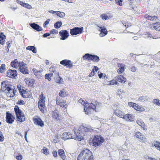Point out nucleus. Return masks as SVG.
<instances>
[{"instance_id": "nucleus-35", "label": "nucleus", "mask_w": 160, "mask_h": 160, "mask_svg": "<svg viewBox=\"0 0 160 160\" xmlns=\"http://www.w3.org/2000/svg\"><path fill=\"white\" fill-rule=\"evenodd\" d=\"M62 25L61 22H57L54 24V27L56 28H59Z\"/></svg>"}, {"instance_id": "nucleus-6", "label": "nucleus", "mask_w": 160, "mask_h": 160, "mask_svg": "<svg viewBox=\"0 0 160 160\" xmlns=\"http://www.w3.org/2000/svg\"><path fill=\"white\" fill-rule=\"evenodd\" d=\"M11 86L8 81H3L1 82V87L0 90L3 92H6L7 91L9 93H10L11 91H12V89L11 88Z\"/></svg>"}, {"instance_id": "nucleus-16", "label": "nucleus", "mask_w": 160, "mask_h": 160, "mask_svg": "<svg viewBox=\"0 0 160 160\" xmlns=\"http://www.w3.org/2000/svg\"><path fill=\"white\" fill-rule=\"evenodd\" d=\"M30 25L32 28L38 31H40L42 30V28L41 27L35 23H31Z\"/></svg>"}, {"instance_id": "nucleus-1", "label": "nucleus", "mask_w": 160, "mask_h": 160, "mask_svg": "<svg viewBox=\"0 0 160 160\" xmlns=\"http://www.w3.org/2000/svg\"><path fill=\"white\" fill-rule=\"evenodd\" d=\"M93 131V129L90 127H85L83 126H81L77 132L74 131L75 136H72L70 132H64L61 135V138L64 140L73 138L81 141L85 138L86 139L88 138L91 134V132Z\"/></svg>"}, {"instance_id": "nucleus-47", "label": "nucleus", "mask_w": 160, "mask_h": 160, "mask_svg": "<svg viewBox=\"0 0 160 160\" xmlns=\"http://www.w3.org/2000/svg\"><path fill=\"white\" fill-rule=\"evenodd\" d=\"M57 104L59 106H60V107H62L63 108H66V105H65L63 103H62V102L61 103L59 102V103H57Z\"/></svg>"}, {"instance_id": "nucleus-51", "label": "nucleus", "mask_w": 160, "mask_h": 160, "mask_svg": "<svg viewBox=\"0 0 160 160\" xmlns=\"http://www.w3.org/2000/svg\"><path fill=\"white\" fill-rule=\"evenodd\" d=\"M18 66L19 67V69L20 68L21 66H23V65H25V64L23 62H18Z\"/></svg>"}, {"instance_id": "nucleus-41", "label": "nucleus", "mask_w": 160, "mask_h": 160, "mask_svg": "<svg viewBox=\"0 0 160 160\" xmlns=\"http://www.w3.org/2000/svg\"><path fill=\"white\" fill-rule=\"evenodd\" d=\"M63 82L62 79L60 77H59L58 78L57 80V82L59 84H62Z\"/></svg>"}, {"instance_id": "nucleus-57", "label": "nucleus", "mask_w": 160, "mask_h": 160, "mask_svg": "<svg viewBox=\"0 0 160 160\" xmlns=\"http://www.w3.org/2000/svg\"><path fill=\"white\" fill-rule=\"evenodd\" d=\"M16 158L18 160H21L22 158V156L21 155H20L19 156H17L16 157Z\"/></svg>"}, {"instance_id": "nucleus-9", "label": "nucleus", "mask_w": 160, "mask_h": 160, "mask_svg": "<svg viewBox=\"0 0 160 160\" xmlns=\"http://www.w3.org/2000/svg\"><path fill=\"white\" fill-rule=\"evenodd\" d=\"M15 117L10 113L7 112L6 113V122L9 124H12L14 121Z\"/></svg>"}, {"instance_id": "nucleus-58", "label": "nucleus", "mask_w": 160, "mask_h": 160, "mask_svg": "<svg viewBox=\"0 0 160 160\" xmlns=\"http://www.w3.org/2000/svg\"><path fill=\"white\" fill-rule=\"evenodd\" d=\"M17 2L18 3L20 4L22 6H23V4L24 3L23 2H22L21 1H19V0H17Z\"/></svg>"}, {"instance_id": "nucleus-36", "label": "nucleus", "mask_w": 160, "mask_h": 160, "mask_svg": "<svg viewBox=\"0 0 160 160\" xmlns=\"http://www.w3.org/2000/svg\"><path fill=\"white\" fill-rule=\"evenodd\" d=\"M5 65L4 64H2L1 65L0 67V72L2 73L5 71Z\"/></svg>"}, {"instance_id": "nucleus-31", "label": "nucleus", "mask_w": 160, "mask_h": 160, "mask_svg": "<svg viewBox=\"0 0 160 160\" xmlns=\"http://www.w3.org/2000/svg\"><path fill=\"white\" fill-rule=\"evenodd\" d=\"M134 108L137 111H143L144 110V109L142 107H141L140 106L138 105L137 104L135 105L134 106Z\"/></svg>"}, {"instance_id": "nucleus-11", "label": "nucleus", "mask_w": 160, "mask_h": 160, "mask_svg": "<svg viewBox=\"0 0 160 160\" xmlns=\"http://www.w3.org/2000/svg\"><path fill=\"white\" fill-rule=\"evenodd\" d=\"M97 26L98 28H97V29L101 32L99 34L100 37H102L107 34L108 31L106 28L104 26L102 25L100 26L97 25Z\"/></svg>"}, {"instance_id": "nucleus-29", "label": "nucleus", "mask_w": 160, "mask_h": 160, "mask_svg": "<svg viewBox=\"0 0 160 160\" xmlns=\"http://www.w3.org/2000/svg\"><path fill=\"white\" fill-rule=\"evenodd\" d=\"M56 101L57 103L59 102H62V103H63L65 105H66V101L65 100H62V98H61L59 97H57L56 98Z\"/></svg>"}, {"instance_id": "nucleus-26", "label": "nucleus", "mask_w": 160, "mask_h": 160, "mask_svg": "<svg viewBox=\"0 0 160 160\" xmlns=\"http://www.w3.org/2000/svg\"><path fill=\"white\" fill-rule=\"evenodd\" d=\"M135 135L137 138H138L140 139L143 140L145 138V136L143 135L142 134L139 132H136Z\"/></svg>"}, {"instance_id": "nucleus-38", "label": "nucleus", "mask_w": 160, "mask_h": 160, "mask_svg": "<svg viewBox=\"0 0 160 160\" xmlns=\"http://www.w3.org/2000/svg\"><path fill=\"white\" fill-rule=\"evenodd\" d=\"M100 17L102 19L104 20H106L109 19V17L108 16L105 15V14H101L100 15Z\"/></svg>"}, {"instance_id": "nucleus-40", "label": "nucleus", "mask_w": 160, "mask_h": 160, "mask_svg": "<svg viewBox=\"0 0 160 160\" xmlns=\"http://www.w3.org/2000/svg\"><path fill=\"white\" fill-rule=\"evenodd\" d=\"M23 6L24 7H25L29 9H30L32 8V6L31 5L26 3H24Z\"/></svg>"}, {"instance_id": "nucleus-62", "label": "nucleus", "mask_w": 160, "mask_h": 160, "mask_svg": "<svg viewBox=\"0 0 160 160\" xmlns=\"http://www.w3.org/2000/svg\"><path fill=\"white\" fill-rule=\"evenodd\" d=\"M40 73L39 72H36V73H34L35 75L38 78H39L40 77Z\"/></svg>"}, {"instance_id": "nucleus-14", "label": "nucleus", "mask_w": 160, "mask_h": 160, "mask_svg": "<svg viewBox=\"0 0 160 160\" xmlns=\"http://www.w3.org/2000/svg\"><path fill=\"white\" fill-rule=\"evenodd\" d=\"M33 120L35 124L41 127L44 126V124L43 122L41 120L40 118H33Z\"/></svg>"}, {"instance_id": "nucleus-34", "label": "nucleus", "mask_w": 160, "mask_h": 160, "mask_svg": "<svg viewBox=\"0 0 160 160\" xmlns=\"http://www.w3.org/2000/svg\"><path fill=\"white\" fill-rule=\"evenodd\" d=\"M49 71L51 72H52L55 74H58V75L59 73L56 71V68L54 67H51L49 69Z\"/></svg>"}, {"instance_id": "nucleus-8", "label": "nucleus", "mask_w": 160, "mask_h": 160, "mask_svg": "<svg viewBox=\"0 0 160 160\" xmlns=\"http://www.w3.org/2000/svg\"><path fill=\"white\" fill-rule=\"evenodd\" d=\"M83 27H76L70 30V33L72 35H75L81 34L82 32Z\"/></svg>"}, {"instance_id": "nucleus-15", "label": "nucleus", "mask_w": 160, "mask_h": 160, "mask_svg": "<svg viewBox=\"0 0 160 160\" xmlns=\"http://www.w3.org/2000/svg\"><path fill=\"white\" fill-rule=\"evenodd\" d=\"M7 76L10 78H15L17 76V71L16 70H8L7 72Z\"/></svg>"}, {"instance_id": "nucleus-56", "label": "nucleus", "mask_w": 160, "mask_h": 160, "mask_svg": "<svg viewBox=\"0 0 160 160\" xmlns=\"http://www.w3.org/2000/svg\"><path fill=\"white\" fill-rule=\"evenodd\" d=\"M40 99H45V97L43 96V92H41V94L39 95Z\"/></svg>"}, {"instance_id": "nucleus-27", "label": "nucleus", "mask_w": 160, "mask_h": 160, "mask_svg": "<svg viewBox=\"0 0 160 160\" xmlns=\"http://www.w3.org/2000/svg\"><path fill=\"white\" fill-rule=\"evenodd\" d=\"M26 49L28 50L32 51V52L34 53H36L37 52L36 48L34 46H28L26 48Z\"/></svg>"}, {"instance_id": "nucleus-18", "label": "nucleus", "mask_w": 160, "mask_h": 160, "mask_svg": "<svg viewBox=\"0 0 160 160\" xmlns=\"http://www.w3.org/2000/svg\"><path fill=\"white\" fill-rule=\"evenodd\" d=\"M27 64H25L23 66H21L19 68L20 72L23 74H26L28 73V70Z\"/></svg>"}, {"instance_id": "nucleus-53", "label": "nucleus", "mask_w": 160, "mask_h": 160, "mask_svg": "<svg viewBox=\"0 0 160 160\" xmlns=\"http://www.w3.org/2000/svg\"><path fill=\"white\" fill-rule=\"evenodd\" d=\"M118 82L116 80V79L112 80L111 81V82L110 83L111 84H114L117 85Z\"/></svg>"}, {"instance_id": "nucleus-3", "label": "nucleus", "mask_w": 160, "mask_h": 160, "mask_svg": "<svg viewBox=\"0 0 160 160\" xmlns=\"http://www.w3.org/2000/svg\"><path fill=\"white\" fill-rule=\"evenodd\" d=\"M104 141V139L101 135H95L92 139L89 140V143L96 147V146H101Z\"/></svg>"}, {"instance_id": "nucleus-20", "label": "nucleus", "mask_w": 160, "mask_h": 160, "mask_svg": "<svg viewBox=\"0 0 160 160\" xmlns=\"http://www.w3.org/2000/svg\"><path fill=\"white\" fill-rule=\"evenodd\" d=\"M114 112L116 115L120 118H123L125 116L124 113L120 110H116L114 111Z\"/></svg>"}, {"instance_id": "nucleus-23", "label": "nucleus", "mask_w": 160, "mask_h": 160, "mask_svg": "<svg viewBox=\"0 0 160 160\" xmlns=\"http://www.w3.org/2000/svg\"><path fill=\"white\" fill-rule=\"evenodd\" d=\"M152 27L157 31H160V22H156L152 24Z\"/></svg>"}, {"instance_id": "nucleus-12", "label": "nucleus", "mask_w": 160, "mask_h": 160, "mask_svg": "<svg viewBox=\"0 0 160 160\" xmlns=\"http://www.w3.org/2000/svg\"><path fill=\"white\" fill-rule=\"evenodd\" d=\"M60 63L61 65L67 66V67L69 68H71L72 66V64L71 61L69 60L64 59L60 61Z\"/></svg>"}, {"instance_id": "nucleus-24", "label": "nucleus", "mask_w": 160, "mask_h": 160, "mask_svg": "<svg viewBox=\"0 0 160 160\" xmlns=\"http://www.w3.org/2000/svg\"><path fill=\"white\" fill-rule=\"evenodd\" d=\"M59 96L62 97H65L68 95V93L64 89L61 90L59 93Z\"/></svg>"}, {"instance_id": "nucleus-59", "label": "nucleus", "mask_w": 160, "mask_h": 160, "mask_svg": "<svg viewBox=\"0 0 160 160\" xmlns=\"http://www.w3.org/2000/svg\"><path fill=\"white\" fill-rule=\"evenodd\" d=\"M6 44H7V49L9 48L10 47V42H6Z\"/></svg>"}, {"instance_id": "nucleus-46", "label": "nucleus", "mask_w": 160, "mask_h": 160, "mask_svg": "<svg viewBox=\"0 0 160 160\" xmlns=\"http://www.w3.org/2000/svg\"><path fill=\"white\" fill-rule=\"evenodd\" d=\"M58 30H56V29H52L50 31V33L51 34H58Z\"/></svg>"}, {"instance_id": "nucleus-61", "label": "nucleus", "mask_w": 160, "mask_h": 160, "mask_svg": "<svg viewBox=\"0 0 160 160\" xmlns=\"http://www.w3.org/2000/svg\"><path fill=\"white\" fill-rule=\"evenodd\" d=\"M136 104L135 103L132 102H130L129 103V105L133 108H134V106H135V105H136Z\"/></svg>"}, {"instance_id": "nucleus-22", "label": "nucleus", "mask_w": 160, "mask_h": 160, "mask_svg": "<svg viewBox=\"0 0 160 160\" xmlns=\"http://www.w3.org/2000/svg\"><path fill=\"white\" fill-rule=\"evenodd\" d=\"M134 117L131 114H128L125 115L123 118L125 119L127 121H133V118Z\"/></svg>"}, {"instance_id": "nucleus-33", "label": "nucleus", "mask_w": 160, "mask_h": 160, "mask_svg": "<svg viewBox=\"0 0 160 160\" xmlns=\"http://www.w3.org/2000/svg\"><path fill=\"white\" fill-rule=\"evenodd\" d=\"M137 123L142 128H143L144 126V123L141 119L137 120L136 121Z\"/></svg>"}, {"instance_id": "nucleus-45", "label": "nucleus", "mask_w": 160, "mask_h": 160, "mask_svg": "<svg viewBox=\"0 0 160 160\" xmlns=\"http://www.w3.org/2000/svg\"><path fill=\"white\" fill-rule=\"evenodd\" d=\"M17 103L19 105H24L25 104V102L24 101L22 100H20V101H18V102H17Z\"/></svg>"}, {"instance_id": "nucleus-39", "label": "nucleus", "mask_w": 160, "mask_h": 160, "mask_svg": "<svg viewBox=\"0 0 160 160\" xmlns=\"http://www.w3.org/2000/svg\"><path fill=\"white\" fill-rule=\"evenodd\" d=\"M41 152L42 153H43L44 154L46 155L48 154L49 153V151H48V149L46 148H45V149H42L41 150Z\"/></svg>"}, {"instance_id": "nucleus-32", "label": "nucleus", "mask_w": 160, "mask_h": 160, "mask_svg": "<svg viewBox=\"0 0 160 160\" xmlns=\"http://www.w3.org/2000/svg\"><path fill=\"white\" fill-rule=\"evenodd\" d=\"M19 92L23 98H29V96L27 95L24 90L22 91L19 90Z\"/></svg>"}, {"instance_id": "nucleus-25", "label": "nucleus", "mask_w": 160, "mask_h": 160, "mask_svg": "<svg viewBox=\"0 0 160 160\" xmlns=\"http://www.w3.org/2000/svg\"><path fill=\"white\" fill-rule=\"evenodd\" d=\"M118 67L120 68L118 70V72L119 73H121L124 71V67L122 64L118 63Z\"/></svg>"}, {"instance_id": "nucleus-13", "label": "nucleus", "mask_w": 160, "mask_h": 160, "mask_svg": "<svg viewBox=\"0 0 160 160\" xmlns=\"http://www.w3.org/2000/svg\"><path fill=\"white\" fill-rule=\"evenodd\" d=\"M38 106L40 111L42 112H44V108L45 107V101L44 99H40L39 101L38 102Z\"/></svg>"}, {"instance_id": "nucleus-43", "label": "nucleus", "mask_w": 160, "mask_h": 160, "mask_svg": "<svg viewBox=\"0 0 160 160\" xmlns=\"http://www.w3.org/2000/svg\"><path fill=\"white\" fill-rule=\"evenodd\" d=\"M152 102L158 105L159 102V100L158 99H153Z\"/></svg>"}, {"instance_id": "nucleus-50", "label": "nucleus", "mask_w": 160, "mask_h": 160, "mask_svg": "<svg viewBox=\"0 0 160 160\" xmlns=\"http://www.w3.org/2000/svg\"><path fill=\"white\" fill-rule=\"evenodd\" d=\"M116 2L119 5L121 6L122 5V0H116Z\"/></svg>"}, {"instance_id": "nucleus-21", "label": "nucleus", "mask_w": 160, "mask_h": 160, "mask_svg": "<svg viewBox=\"0 0 160 160\" xmlns=\"http://www.w3.org/2000/svg\"><path fill=\"white\" fill-rule=\"evenodd\" d=\"M145 18L149 20L152 21H158V20L157 17L155 16H151L148 15L147 14H146L145 15Z\"/></svg>"}, {"instance_id": "nucleus-63", "label": "nucleus", "mask_w": 160, "mask_h": 160, "mask_svg": "<svg viewBox=\"0 0 160 160\" xmlns=\"http://www.w3.org/2000/svg\"><path fill=\"white\" fill-rule=\"evenodd\" d=\"M50 34L49 33H45L43 34V37L44 38H46L48 36H49L50 35Z\"/></svg>"}, {"instance_id": "nucleus-42", "label": "nucleus", "mask_w": 160, "mask_h": 160, "mask_svg": "<svg viewBox=\"0 0 160 160\" xmlns=\"http://www.w3.org/2000/svg\"><path fill=\"white\" fill-rule=\"evenodd\" d=\"M154 146L158 149H160V143L159 142H156L154 144Z\"/></svg>"}, {"instance_id": "nucleus-30", "label": "nucleus", "mask_w": 160, "mask_h": 160, "mask_svg": "<svg viewBox=\"0 0 160 160\" xmlns=\"http://www.w3.org/2000/svg\"><path fill=\"white\" fill-rule=\"evenodd\" d=\"M149 98L147 96H141L138 99L139 101L144 102L145 101H148Z\"/></svg>"}, {"instance_id": "nucleus-4", "label": "nucleus", "mask_w": 160, "mask_h": 160, "mask_svg": "<svg viewBox=\"0 0 160 160\" xmlns=\"http://www.w3.org/2000/svg\"><path fill=\"white\" fill-rule=\"evenodd\" d=\"M101 103L98 102H94L93 103L91 102L89 103L87 102L85 105H84V111L86 114H88L90 112V110L92 108L93 110H95L96 107L100 106Z\"/></svg>"}, {"instance_id": "nucleus-5", "label": "nucleus", "mask_w": 160, "mask_h": 160, "mask_svg": "<svg viewBox=\"0 0 160 160\" xmlns=\"http://www.w3.org/2000/svg\"><path fill=\"white\" fill-rule=\"evenodd\" d=\"M14 110L18 120L21 122L24 121L25 120V115L21 110H20L18 106L16 105L14 108Z\"/></svg>"}, {"instance_id": "nucleus-10", "label": "nucleus", "mask_w": 160, "mask_h": 160, "mask_svg": "<svg viewBox=\"0 0 160 160\" xmlns=\"http://www.w3.org/2000/svg\"><path fill=\"white\" fill-rule=\"evenodd\" d=\"M59 34L61 37L60 39L62 40L67 39L69 35L68 32L66 30H62L59 32Z\"/></svg>"}, {"instance_id": "nucleus-48", "label": "nucleus", "mask_w": 160, "mask_h": 160, "mask_svg": "<svg viewBox=\"0 0 160 160\" xmlns=\"http://www.w3.org/2000/svg\"><path fill=\"white\" fill-rule=\"evenodd\" d=\"M78 102L79 103H81L82 105H83L84 106V105H85V103L87 102H85L82 100V98H80L78 101Z\"/></svg>"}, {"instance_id": "nucleus-28", "label": "nucleus", "mask_w": 160, "mask_h": 160, "mask_svg": "<svg viewBox=\"0 0 160 160\" xmlns=\"http://www.w3.org/2000/svg\"><path fill=\"white\" fill-rule=\"evenodd\" d=\"M52 116L53 118H55L57 121L60 120L59 114L57 112H55V111L52 112Z\"/></svg>"}, {"instance_id": "nucleus-19", "label": "nucleus", "mask_w": 160, "mask_h": 160, "mask_svg": "<svg viewBox=\"0 0 160 160\" xmlns=\"http://www.w3.org/2000/svg\"><path fill=\"white\" fill-rule=\"evenodd\" d=\"M58 153L61 158L63 160H66V156L65 155L64 150L62 149H59L58 151Z\"/></svg>"}, {"instance_id": "nucleus-54", "label": "nucleus", "mask_w": 160, "mask_h": 160, "mask_svg": "<svg viewBox=\"0 0 160 160\" xmlns=\"http://www.w3.org/2000/svg\"><path fill=\"white\" fill-rule=\"evenodd\" d=\"M6 36L4 34L3 32L0 33V38H6Z\"/></svg>"}, {"instance_id": "nucleus-17", "label": "nucleus", "mask_w": 160, "mask_h": 160, "mask_svg": "<svg viewBox=\"0 0 160 160\" xmlns=\"http://www.w3.org/2000/svg\"><path fill=\"white\" fill-rule=\"evenodd\" d=\"M117 81L124 83L126 81V79L122 75H119L117 76L115 78Z\"/></svg>"}, {"instance_id": "nucleus-49", "label": "nucleus", "mask_w": 160, "mask_h": 160, "mask_svg": "<svg viewBox=\"0 0 160 160\" xmlns=\"http://www.w3.org/2000/svg\"><path fill=\"white\" fill-rule=\"evenodd\" d=\"M45 78L46 79H48V81H50L51 80V78L50 76H49L48 73L45 74Z\"/></svg>"}, {"instance_id": "nucleus-37", "label": "nucleus", "mask_w": 160, "mask_h": 160, "mask_svg": "<svg viewBox=\"0 0 160 160\" xmlns=\"http://www.w3.org/2000/svg\"><path fill=\"white\" fill-rule=\"evenodd\" d=\"M56 13L57 15L61 18H62L65 16V14L62 12L57 11Z\"/></svg>"}, {"instance_id": "nucleus-64", "label": "nucleus", "mask_w": 160, "mask_h": 160, "mask_svg": "<svg viewBox=\"0 0 160 160\" xmlns=\"http://www.w3.org/2000/svg\"><path fill=\"white\" fill-rule=\"evenodd\" d=\"M32 71L34 73H36V72H39L40 73V71H38L35 68H33L32 69Z\"/></svg>"}, {"instance_id": "nucleus-44", "label": "nucleus", "mask_w": 160, "mask_h": 160, "mask_svg": "<svg viewBox=\"0 0 160 160\" xmlns=\"http://www.w3.org/2000/svg\"><path fill=\"white\" fill-rule=\"evenodd\" d=\"M4 139V138L2 132L0 131V142L3 141Z\"/></svg>"}, {"instance_id": "nucleus-55", "label": "nucleus", "mask_w": 160, "mask_h": 160, "mask_svg": "<svg viewBox=\"0 0 160 160\" xmlns=\"http://www.w3.org/2000/svg\"><path fill=\"white\" fill-rule=\"evenodd\" d=\"M95 74V72L94 71V70H92V71L88 75L89 77H92V76H94Z\"/></svg>"}, {"instance_id": "nucleus-60", "label": "nucleus", "mask_w": 160, "mask_h": 160, "mask_svg": "<svg viewBox=\"0 0 160 160\" xmlns=\"http://www.w3.org/2000/svg\"><path fill=\"white\" fill-rule=\"evenodd\" d=\"M136 70V68L135 66H133L131 68V70L133 72H135Z\"/></svg>"}, {"instance_id": "nucleus-2", "label": "nucleus", "mask_w": 160, "mask_h": 160, "mask_svg": "<svg viewBox=\"0 0 160 160\" xmlns=\"http://www.w3.org/2000/svg\"><path fill=\"white\" fill-rule=\"evenodd\" d=\"M78 160H94L92 152L87 149L82 150L78 155Z\"/></svg>"}, {"instance_id": "nucleus-52", "label": "nucleus", "mask_w": 160, "mask_h": 160, "mask_svg": "<svg viewBox=\"0 0 160 160\" xmlns=\"http://www.w3.org/2000/svg\"><path fill=\"white\" fill-rule=\"evenodd\" d=\"M6 38H0V43L2 45H3L5 41Z\"/></svg>"}, {"instance_id": "nucleus-7", "label": "nucleus", "mask_w": 160, "mask_h": 160, "mask_svg": "<svg viewBox=\"0 0 160 160\" xmlns=\"http://www.w3.org/2000/svg\"><path fill=\"white\" fill-rule=\"evenodd\" d=\"M82 58L84 60L88 59L91 60L93 62H97L99 61V57L97 55H92L89 53L85 54L83 57Z\"/></svg>"}]
</instances>
